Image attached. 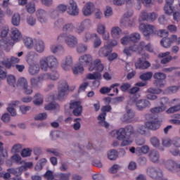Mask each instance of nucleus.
Listing matches in <instances>:
<instances>
[{
  "label": "nucleus",
  "instance_id": "obj_29",
  "mask_svg": "<svg viewBox=\"0 0 180 180\" xmlns=\"http://www.w3.org/2000/svg\"><path fill=\"white\" fill-rule=\"evenodd\" d=\"M119 157V153L115 149H112L108 153V160H110L111 161H115Z\"/></svg>",
  "mask_w": 180,
  "mask_h": 180
},
{
  "label": "nucleus",
  "instance_id": "obj_64",
  "mask_svg": "<svg viewBox=\"0 0 180 180\" xmlns=\"http://www.w3.org/2000/svg\"><path fill=\"white\" fill-rule=\"evenodd\" d=\"M138 164L141 167H144L147 165V158L146 157L141 156L138 159Z\"/></svg>",
  "mask_w": 180,
  "mask_h": 180
},
{
  "label": "nucleus",
  "instance_id": "obj_8",
  "mask_svg": "<svg viewBox=\"0 0 180 180\" xmlns=\"http://www.w3.org/2000/svg\"><path fill=\"white\" fill-rule=\"evenodd\" d=\"M69 109L72 110V115H74V116L79 117L82 115V105L79 101H70Z\"/></svg>",
  "mask_w": 180,
  "mask_h": 180
},
{
  "label": "nucleus",
  "instance_id": "obj_27",
  "mask_svg": "<svg viewBox=\"0 0 180 180\" xmlns=\"http://www.w3.org/2000/svg\"><path fill=\"white\" fill-rule=\"evenodd\" d=\"M112 107L110 105H104L101 108V113L98 115V119L106 117V112H110Z\"/></svg>",
  "mask_w": 180,
  "mask_h": 180
},
{
  "label": "nucleus",
  "instance_id": "obj_57",
  "mask_svg": "<svg viewBox=\"0 0 180 180\" xmlns=\"http://www.w3.org/2000/svg\"><path fill=\"white\" fill-rule=\"evenodd\" d=\"M113 15V10L110 6H107L105 11H104V16L105 18H110Z\"/></svg>",
  "mask_w": 180,
  "mask_h": 180
},
{
  "label": "nucleus",
  "instance_id": "obj_34",
  "mask_svg": "<svg viewBox=\"0 0 180 180\" xmlns=\"http://www.w3.org/2000/svg\"><path fill=\"white\" fill-rule=\"evenodd\" d=\"M39 71H40V68L37 65H31L29 68V72L31 75L39 74Z\"/></svg>",
  "mask_w": 180,
  "mask_h": 180
},
{
  "label": "nucleus",
  "instance_id": "obj_61",
  "mask_svg": "<svg viewBox=\"0 0 180 180\" xmlns=\"http://www.w3.org/2000/svg\"><path fill=\"white\" fill-rule=\"evenodd\" d=\"M30 155H32V149L30 148L23 149L21 152V156L23 158L30 157Z\"/></svg>",
  "mask_w": 180,
  "mask_h": 180
},
{
  "label": "nucleus",
  "instance_id": "obj_43",
  "mask_svg": "<svg viewBox=\"0 0 180 180\" xmlns=\"http://www.w3.org/2000/svg\"><path fill=\"white\" fill-rule=\"evenodd\" d=\"M150 151V147L148 146H143L136 148V153H142L143 154H148Z\"/></svg>",
  "mask_w": 180,
  "mask_h": 180
},
{
  "label": "nucleus",
  "instance_id": "obj_15",
  "mask_svg": "<svg viewBox=\"0 0 180 180\" xmlns=\"http://www.w3.org/2000/svg\"><path fill=\"white\" fill-rule=\"evenodd\" d=\"M143 33L146 37H148L151 34H156L157 28L154 25H147L145 26Z\"/></svg>",
  "mask_w": 180,
  "mask_h": 180
},
{
  "label": "nucleus",
  "instance_id": "obj_44",
  "mask_svg": "<svg viewBox=\"0 0 180 180\" xmlns=\"http://www.w3.org/2000/svg\"><path fill=\"white\" fill-rule=\"evenodd\" d=\"M88 50V46L85 44H79L77 48V53L82 54Z\"/></svg>",
  "mask_w": 180,
  "mask_h": 180
},
{
  "label": "nucleus",
  "instance_id": "obj_12",
  "mask_svg": "<svg viewBox=\"0 0 180 180\" xmlns=\"http://www.w3.org/2000/svg\"><path fill=\"white\" fill-rule=\"evenodd\" d=\"M112 49L110 47L109 43H105L103 47H101L98 51V56L100 57H108L110 53H112Z\"/></svg>",
  "mask_w": 180,
  "mask_h": 180
},
{
  "label": "nucleus",
  "instance_id": "obj_4",
  "mask_svg": "<svg viewBox=\"0 0 180 180\" xmlns=\"http://www.w3.org/2000/svg\"><path fill=\"white\" fill-rule=\"evenodd\" d=\"M145 118L146 120H148L145 124L149 130L155 131V130H158V129H160L161 127V122H160L158 120L155 118L153 114H146L145 115Z\"/></svg>",
  "mask_w": 180,
  "mask_h": 180
},
{
  "label": "nucleus",
  "instance_id": "obj_59",
  "mask_svg": "<svg viewBox=\"0 0 180 180\" xmlns=\"http://www.w3.org/2000/svg\"><path fill=\"white\" fill-rule=\"evenodd\" d=\"M131 37V41H139V40H140L141 39V36L140 35V34L137 33V32H134L132 33L130 35Z\"/></svg>",
  "mask_w": 180,
  "mask_h": 180
},
{
  "label": "nucleus",
  "instance_id": "obj_58",
  "mask_svg": "<svg viewBox=\"0 0 180 180\" xmlns=\"http://www.w3.org/2000/svg\"><path fill=\"white\" fill-rule=\"evenodd\" d=\"M27 23L30 25V26H34L36 25V18L29 15L27 17Z\"/></svg>",
  "mask_w": 180,
  "mask_h": 180
},
{
  "label": "nucleus",
  "instance_id": "obj_9",
  "mask_svg": "<svg viewBox=\"0 0 180 180\" xmlns=\"http://www.w3.org/2000/svg\"><path fill=\"white\" fill-rule=\"evenodd\" d=\"M158 15L155 13H148L143 11L141 13V19L146 22H154Z\"/></svg>",
  "mask_w": 180,
  "mask_h": 180
},
{
  "label": "nucleus",
  "instance_id": "obj_41",
  "mask_svg": "<svg viewBox=\"0 0 180 180\" xmlns=\"http://www.w3.org/2000/svg\"><path fill=\"white\" fill-rule=\"evenodd\" d=\"M98 120L99 122H98V126H101V127H105V129H108L109 127V123H108L106 120V117H101V119H99V115L98 116Z\"/></svg>",
  "mask_w": 180,
  "mask_h": 180
},
{
  "label": "nucleus",
  "instance_id": "obj_35",
  "mask_svg": "<svg viewBox=\"0 0 180 180\" xmlns=\"http://www.w3.org/2000/svg\"><path fill=\"white\" fill-rule=\"evenodd\" d=\"M25 9L28 13H34L36 12V6H34V3H28L25 6Z\"/></svg>",
  "mask_w": 180,
  "mask_h": 180
},
{
  "label": "nucleus",
  "instance_id": "obj_14",
  "mask_svg": "<svg viewBox=\"0 0 180 180\" xmlns=\"http://www.w3.org/2000/svg\"><path fill=\"white\" fill-rule=\"evenodd\" d=\"M66 44L70 47V49H74L75 46L78 44V39H77V37L72 35V34H69L66 37Z\"/></svg>",
  "mask_w": 180,
  "mask_h": 180
},
{
  "label": "nucleus",
  "instance_id": "obj_13",
  "mask_svg": "<svg viewBox=\"0 0 180 180\" xmlns=\"http://www.w3.org/2000/svg\"><path fill=\"white\" fill-rule=\"evenodd\" d=\"M37 20L40 23H47V12L43 9L38 10L36 13Z\"/></svg>",
  "mask_w": 180,
  "mask_h": 180
},
{
  "label": "nucleus",
  "instance_id": "obj_51",
  "mask_svg": "<svg viewBox=\"0 0 180 180\" xmlns=\"http://www.w3.org/2000/svg\"><path fill=\"white\" fill-rule=\"evenodd\" d=\"M162 92V89H154V88H149L147 90L148 94H155V95H160Z\"/></svg>",
  "mask_w": 180,
  "mask_h": 180
},
{
  "label": "nucleus",
  "instance_id": "obj_19",
  "mask_svg": "<svg viewBox=\"0 0 180 180\" xmlns=\"http://www.w3.org/2000/svg\"><path fill=\"white\" fill-rule=\"evenodd\" d=\"M149 159L153 164H158L160 161V153L155 150H150L148 154Z\"/></svg>",
  "mask_w": 180,
  "mask_h": 180
},
{
  "label": "nucleus",
  "instance_id": "obj_39",
  "mask_svg": "<svg viewBox=\"0 0 180 180\" xmlns=\"http://www.w3.org/2000/svg\"><path fill=\"white\" fill-rule=\"evenodd\" d=\"M156 34L160 36V37H163V39L168 38L169 32L167 30H156Z\"/></svg>",
  "mask_w": 180,
  "mask_h": 180
},
{
  "label": "nucleus",
  "instance_id": "obj_60",
  "mask_svg": "<svg viewBox=\"0 0 180 180\" xmlns=\"http://www.w3.org/2000/svg\"><path fill=\"white\" fill-rule=\"evenodd\" d=\"M49 75L48 79H51L52 81H57L60 78V75L57 72H53L52 74L46 73Z\"/></svg>",
  "mask_w": 180,
  "mask_h": 180
},
{
  "label": "nucleus",
  "instance_id": "obj_54",
  "mask_svg": "<svg viewBox=\"0 0 180 180\" xmlns=\"http://www.w3.org/2000/svg\"><path fill=\"white\" fill-rule=\"evenodd\" d=\"M150 143L153 146H154L155 148H158L160 147V140L157 137H152L150 139Z\"/></svg>",
  "mask_w": 180,
  "mask_h": 180
},
{
  "label": "nucleus",
  "instance_id": "obj_28",
  "mask_svg": "<svg viewBox=\"0 0 180 180\" xmlns=\"http://www.w3.org/2000/svg\"><path fill=\"white\" fill-rule=\"evenodd\" d=\"M120 26H122V27H131V26H133V21L130 19L122 18Z\"/></svg>",
  "mask_w": 180,
  "mask_h": 180
},
{
  "label": "nucleus",
  "instance_id": "obj_17",
  "mask_svg": "<svg viewBox=\"0 0 180 180\" xmlns=\"http://www.w3.org/2000/svg\"><path fill=\"white\" fill-rule=\"evenodd\" d=\"M94 8L95 6L93 3H87L82 9L83 15H84V16H90V15H92Z\"/></svg>",
  "mask_w": 180,
  "mask_h": 180
},
{
  "label": "nucleus",
  "instance_id": "obj_55",
  "mask_svg": "<svg viewBox=\"0 0 180 180\" xmlns=\"http://www.w3.org/2000/svg\"><path fill=\"white\" fill-rule=\"evenodd\" d=\"M153 84L155 86H157L158 88H164L165 86V80H155L153 82Z\"/></svg>",
  "mask_w": 180,
  "mask_h": 180
},
{
  "label": "nucleus",
  "instance_id": "obj_52",
  "mask_svg": "<svg viewBox=\"0 0 180 180\" xmlns=\"http://www.w3.org/2000/svg\"><path fill=\"white\" fill-rule=\"evenodd\" d=\"M70 176H71V173H60L58 175V178L60 180H70Z\"/></svg>",
  "mask_w": 180,
  "mask_h": 180
},
{
  "label": "nucleus",
  "instance_id": "obj_6",
  "mask_svg": "<svg viewBox=\"0 0 180 180\" xmlns=\"http://www.w3.org/2000/svg\"><path fill=\"white\" fill-rule=\"evenodd\" d=\"M68 91H70V86L67 82L63 81L59 82L58 86V99L59 101H63V99L68 95Z\"/></svg>",
  "mask_w": 180,
  "mask_h": 180
},
{
  "label": "nucleus",
  "instance_id": "obj_46",
  "mask_svg": "<svg viewBox=\"0 0 180 180\" xmlns=\"http://www.w3.org/2000/svg\"><path fill=\"white\" fill-rule=\"evenodd\" d=\"M1 65H4L7 68V70H11L12 68V62H11V59L6 58L4 59L1 62Z\"/></svg>",
  "mask_w": 180,
  "mask_h": 180
},
{
  "label": "nucleus",
  "instance_id": "obj_3",
  "mask_svg": "<svg viewBox=\"0 0 180 180\" xmlns=\"http://www.w3.org/2000/svg\"><path fill=\"white\" fill-rule=\"evenodd\" d=\"M41 70L47 71L49 68H57L58 67V60L54 56H49L44 57L39 61Z\"/></svg>",
  "mask_w": 180,
  "mask_h": 180
},
{
  "label": "nucleus",
  "instance_id": "obj_7",
  "mask_svg": "<svg viewBox=\"0 0 180 180\" xmlns=\"http://www.w3.org/2000/svg\"><path fill=\"white\" fill-rule=\"evenodd\" d=\"M91 26V21L88 19H86L80 22H77L75 26V32L77 34H82L85 32L86 27Z\"/></svg>",
  "mask_w": 180,
  "mask_h": 180
},
{
  "label": "nucleus",
  "instance_id": "obj_11",
  "mask_svg": "<svg viewBox=\"0 0 180 180\" xmlns=\"http://www.w3.org/2000/svg\"><path fill=\"white\" fill-rule=\"evenodd\" d=\"M135 105L138 110H143V109H147L151 106V103L148 100L146 99H140L135 101Z\"/></svg>",
  "mask_w": 180,
  "mask_h": 180
},
{
  "label": "nucleus",
  "instance_id": "obj_33",
  "mask_svg": "<svg viewBox=\"0 0 180 180\" xmlns=\"http://www.w3.org/2000/svg\"><path fill=\"white\" fill-rule=\"evenodd\" d=\"M75 30V26L72 23H68L65 25L63 27V32H67L68 33H72Z\"/></svg>",
  "mask_w": 180,
  "mask_h": 180
},
{
  "label": "nucleus",
  "instance_id": "obj_47",
  "mask_svg": "<svg viewBox=\"0 0 180 180\" xmlns=\"http://www.w3.org/2000/svg\"><path fill=\"white\" fill-rule=\"evenodd\" d=\"M24 44L27 49H32L33 48V39L30 37H26L24 39Z\"/></svg>",
  "mask_w": 180,
  "mask_h": 180
},
{
  "label": "nucleus",
  "instance_id": "obj_22",
  "mask_svg": "<svg viewBox=\"0 0 180 180\" xmlns=\"http://www.w3.org/2000/svg\"><path fill=\"white\" fill-rule=\"evenodd\" d=\"M11 37L12 40L14 41H19L20 40H22V33H20V31L18 30L17 28L13 29L11 33Z\"/></svg>",
  "mask_w": 180,
  "mask_h": 180
},
{
  "label": "nucleus",
  "instance_id": "obj_31",
  "mask_svg": "<svg viewBox=\"0 0 180 180\" xmlns=\"http://www.w3.org/2000/svg\"><path fill=\"white\" fill-rule=\"evenodd\" d=\"M101 72H95L94 73H89L87 75V79H102V75L99 73Z\"/></svg>",
  "mask_w": 180,
  "mask_h": 180
},
{
  "label": "nucleus",
  "instance_id": "obj_2",
  "mask_svg": "<svg viewBox=\"0 0 180 180\" xmlns=\"http://www.w3.org/2000/svg\"><path fill=\"white\" fill-rule=\"evenodd\" d=\"M79 61L81 65L86 67L89 65V71H98V72H102L105 69V66L102 64L100 59H96L94 61L92 56L90 54H84L79 57Z\"/></svg>",
  "mask_w": 180,
  "mask_h": 180
},
{
  "label": "nucleus",
  "instance_id": "obj_20",
  "mask_svg": "<svg viewBox=\"0 0 180 180\" xmlns=\"http://www.w3.org/2000/svg\"><path fill=\"white\" fill-rule=\"evenodd\" d=\"M171 53L169 51H167L165 53H161L158 54L159 58H162L161 60L162 64H167V63H169L171 60H172V56H169Z\"/></svg>",
  "mask_w": 180,
  "mask_h": 180
},
{
  "label": "nucleus",
  "instance_id": "obj_21",
  "mask_svg": "<svg viewBox=\"0 0 180 180\" xmlns=\"http://www.w3.org/2000/svg\"><path fill=\"white\" fill-rule=\"evenodd\" d=\"M61 65L65 71H68L72 67V57L70 56H67Z\"/></svg>",
  "mask_w": 180,
  "mask_h": 180
},
{
  "label": "nucleus",
  "instance_id": "obj_62",
  "mask_svg": "<svg viewBox=\"0 0 180 180\" xmlns=\"http://www.w3.org/2000/svg\"><path fill=\"white\" fill-rule=\"evenodd\" d=\"M27 84V80L25 79L24 77H21L18 80L17 85L18 86H22V88L24 86H26Z\"/></svg>",
  "mask_w": 180,
  "mask_h": 180
},
{
  "label": "nucleus",
  "instance_id": "obj_25",
  "mask_svg": "<svg viewBox=\"0 0 180 180\" xmlns=\"http://www.w3.org/2000/svg\"><path fill=\"white\" fill-rule=\"evenodd\" d=\"M117 86H120V84L119 83H115L114 84H112L110 88L107 87V86H103L100 89V93L102 95H106V94H109L112 89H113L114 88H116Z\"/></svg>",
  "mask_w": 180,
  "mask_h": 180
},
{
  "label": "nucleus",
  "instance_id": "obj_48",
  "mask_svg": "<svg viewBox=\"0 0 180 180\" xmlns=\"http://www.w3.org/2000/svg\"><path fill=\"white\" fill-rule=\"evenodd\" d=\"M153 78L155 80H165L167 79V75L162 72H156L154 74Z\"/></svg>",
  "mask_w": 180,
  "mask_h": 180
},
{
  "label": "nucleus",
  "instance_id": "obj_45",
  "mask_svg": "<svg viewBox=\"0 0 180 180\" xmlns=\"http://www.w3.org/2000/svg\"><path fill=\"white\" fill-rule=\"evenodd\" d=\"M7 82L11 86L15 87L16 84V77L12 75L7 76Z\"/></svg>",
  "mask_w": 180,
  "mask_h": 180
},
{
  "label": "nucleus",
  "instance_id": "obj_1",
  "mask_svg": "<svg viewBox=\"0 0 180 180\" xmlns=\"http://www.w3.org/2000/svg\"><path fill=\"white\" fill-rule=\"evenodd\" d=\"M112 134L117 140L122 141L121 146L125 147L126 146H130L133 143L131 136L134 134V128L131 125H128L124 128H120L118 130L113 131Z\"/></svg>",
  "mask_w": 180,
  "mask_h": 180
},
{
  "label": "nucleus",
  "instance_id": "obj_63",
  "mask_svg": "<svg viewBox=\"0 0 180 180\" xmlns=\"http://www.w3.org/2000/svg\"><path fill=\"white\" fill-rule=\"evenodd\" d=\"M45 119H47V113L46 112L39 113L34 117V120H45Z\"/></svg>",
  "mask_w": 180,
  "mask_h": 180
},
{
  "label": "nucleus",
  "instance_id": "obj_53",
  "mask_svg": "<svg viewBox=\"0 0 180 180\" xmlns=\"http://www.w3.org/2000/svg\"><path fill=\"white\" fill-rule=\"evenodd\" d=\"M94 37H97V34H91L90 32H86L84 35V41H85V43H88V41H89V40H91V39Z\"/></svg>",
  "mask_w": 180,
  "mask_h": 180
},
{
  "label": "nucleus",
  "instance_id": "obj_37",
  "mask_svg": "<svg viewBox=\"0 0 180 180\" xmlns=\"http://www.w3.org/2000/svg\"><path fill=\"white\" fill-rule=\"evenodd\" d=\"M36 56V53L34 52H28L26 55V61L28 64H33L34 61V57Z\"/></svg>",
  "mask_w": 180,
  "mask_h": 180
},
{
  "label": "nucleus",
  "instance_id": "obj_38",
  "mask_svg": "<svg viewBox=\"0 0 180 180\" xmlns=\"http://www.w3.org/2000/svg\"><path fill=\"white\" fill-rule=\"evenodd\" d=\"M172 43V41L169 38H163L160 41L161 46H162V47H165V49H168V47H171Z\"/></svg>",
  "mask_w": 180,
  "mask_h": 180
},
{
  "label": "nucleus",
  "instance_id": "obj_10",
  "mask_svg": "<svg viewBox=\"0 0 180 180\" xmlns=\"http://www.w3.org/2000/svg\"><path fill=\"white\" fill-rule=\"evenodd\" d=\"M67 12L68 15H70V16H77L79 13V10L78 9L77 3H75L74 0L70 1Z\"/></svg>",
  "mask_w": 180,
  "mask_h": 180
},
{
  "label": "nucleus",
  "instance_id": "obj_50",
  "mask_svg": "<svg viewBox=\"0 0 180 180\" xmlns=\"http://www.w3.org/2000/svg\"><path fill=\"white\" fill-rule=\"evenodd\" d=\"M68 8L65 4H59L56 6V10L60 13H64Z\"/></svg>",
  "mask_w": 180,
  "mask_h": 180
},
{
  "label": "nucleus",
  "instance_id": "obj_5",
  "mask_svg": "<svg viewBox=\"0 0 180 180\" xmlns=\"http://www.w3.org/2000/svg\"><path fill=\"white\" fill-rule=\"evenodd\" d=\"M146 172L148 176L155 180H158L164 176L162 170L157 167L149 166L146 168Z\"/></svg>",
  "mask_w": 180,
  "mask_h": 180
},
{
  "label": "nucleus",
  "instance_id": "obj_18",
  "mask_svg": "<svg viewBox=\"0 0 180 180\" xmlns=\"http://www.w3.org/2000/svg\"><path fill=\"white\" fill-rule=\"evenodd\" d=\"M165 167L167 169L171 171V172H174L175 169L180 168V164L175 162V161L172 160H169L166 162Z\"/></svg>",
  "mask_w": 180,
  "mask_h": 180
},
{
  "label": "nucleus",
  "instance_id": "obj_26",
  "mask_svg": "<svg viewBox=\"0 0 180 180\" xmlns=\"http://www.w3.org/2000/svg\"><path fill=\"white\" fill-rule=\"evenodd\" d=\"M34 100L33 101L34 105L36 106H40L41 105H43V96L41 94L37 93L34 96Z\"/></svg>",
  "mask_w": 180,
  "mask_h": 180
},
{
  "label": "nucleus",
  "instance_id": "obj_32",
  "mask_svg": "<svg viewBox=\"0 0 180 180\" xmlns=\"http://www.w3.org/2000/svg\"><path fill=\"white\" fill-rule=\"evenodd\" d=\"M11 22L13 26H19L20 25V15L19 13H14Z\"/></svg>",
  "mask_w": 180,
  "mask_h": 180
},
{
  "label": "nucleus",
  "instance_id": "obj_40",
  "mask_svg": "<svg viewBox=\"0 0 180 180\" xmlns=\"http://www.w3.org/2000/svg\"><path fill=\"white\" fill-rule=\"evenodd\" d=\"M111 33L115 39H119L120 33H122V30L119 27H114L111 30Z\"/></svg>",
  "mask_w": 180,
  "mask_h": 180
},
{
  "label": "nucleus",
  "instance_id": "obj_49",
  "mask_svg": "<svg viewBox=\"0 0 180 180\" xmlns=\"http://www.w3.org/2000/svg\"><path fill=\"white\" fill-rule=\"evenodd\" d=\"M73 74L78 75V74H82L84 72V65H80L72 68Z\"/></svg>",
  "mask_w": 180,
  "mask_h": 180
},
{
  "label": "nucleus",
  "instance_id": "obj_56",
  "mask_svg": "<svg viewBox=\"0 0 180 180\" xmlns=\"http://www.w3.org/2000/svg\"><path fill=\"white\" fill-rule=\"evenodd\" d=\"M122 168L119 165H114L109 169L110 174H116Z\"/></svg>",
  "mask_w": 180,
  "mask_h": 180
},
{
  "label": "nucleus",
  "instance_id": "obj_23",
  "mask_svg": "<svg viewBox=\"0 0 180 180\" xmlns=\"http://www.w3.org/2000/svg\"><path fill=\"white\" fill-rule=\"evenodd\" d=\"M134 116H135L134 111L131 110H127V112L123 115L122 120V122L130 123V122H131V119H133Z\"/></svg>",
  "mask_w": 180,
  "mask_h": 180
},
{
  "label": "nucleus",
  "instance_id": "obj_16",
  "mask_svg": "<svg viewBox=\"0 0 180 180\" xmlns=\"http://www.w3.org/2000/svg\"><path fill=\"white\" fill-rule=\"evenodd\" d=\"M136 68L139 70H147L149 67H151V64L147 60H143L141 58H139V60L135 63Z\"/></svg>",
  "mask_w": 180,
  "mask_h": 180
},
{
  "label": "nucleus",
  "instance_id": "obj_42",
  "mask_svg": "<svg viewBox=\"0 0 180 180\" xmlns=\"http://www.w3.org/2000/svg\"><path fill=\"white\" fill-rule=\"evenodd\" d=\"M165 109H167L166 105H160L158 107L150 108V111L151 113H161V112H164Z\"/></svg>",
  "mask_w": 180,
  "mask_h": 180
},
{
  "label": "nucleus",
  "instance_id": "obj_24",
  "mask_svg": "<svg viewBox=\"0 0 180 180\" xmlns=\"http://www.w3.org/2000/svg\"><path fill=\"white\" fill-rule=\"evenodd\" d=\"M34 49L37 53H43L44 51V42L41 40L37 41L34 44Z\"/></svg>",
  "mask_w": 180,
  "mask_h": 180
},
{
  "label": "nucleus",
  "instance_id": "obj_30",
  "mask_svg": "<svg viewBox=\"0 0 180 180\" xmlns=\"http://www.w3.org/2000/svg\"><path fill=\"white\" fill-rule=\"evenodd\" d=\"M45 110H60V105L56 103H50L45 105Z\"/></svg>",
  "mask_w": 180,
  "mask_h": 180
},
{
  "label": "nucleus",
  "instance_id": "obj_36",
  "mask_svg": "<svg viewBox=\"0 0 180 180\" xmlns=\"http://www.w3.org/2000/svg\"><path fill=\"white\" fill-rule=\"evenodd\" d=\"M141 81H150L153 78V72H147L140 75Z\"/></svg>",
  "mask_w": 180,
  "mask_h": 180
}]
</instances>
